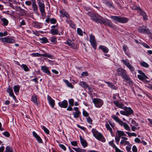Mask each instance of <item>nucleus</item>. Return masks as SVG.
<instances>
[{
	"instance_id": "obj_1",
	"label": "nucleus",
	"mask_w": 152,
	"mask_h": 152,
	"mask_svg": "<svg viewBox=\"0 0 152 152\" xmlns=\"http://www.w3.org/2000/svg\"><path fill=\"white\" fill-rule=\"evenodd\" d=\"M116 72L118 75L121 76L129 84L132 83V81L131 80L129 75H127L126 71L124 69L121 68H118L117 69Z\"/></svg>"
},
{
	"instance_id": "obj_2",
	"label": "nucleus",
	"mask_w": 152,
	"mask_h": 152,
	"mask_svg": "<svg viewBox=\"0 0 152 152\" xmlns=\"http://www.w3.org/2000/svg\"><path fill=\"white\" fill-rule=\"evenodd\" d=\"M92 132L94 136L98 140L103 142L105 141V140L102 135L99 133L96 129H92Z\"/></svg>"
},
{
	"instance_id": "obj_3",
	"label": "nucleus",
	"mask_w": 152,
	"mask_h": 152,
	"mask_svg": "<svg viewBox=\"0 0 152 152\" xmlns=\"http://www.w3.org/2000/svg\"><path fill=\"white\" fill-rule=\"evenodd\" d=\"M123 109L124 111H120V113L123 115L128 116L133 113V110L130 107H125Z\"/></svg>"
},
{
	"instance_id": "obj_4",
	"label": "nucleus",
	"mask_w": 152,
	"mask_h": 152,
	"mask_svg": "<svg viewBox=\"0 0 152 152\" xmlns=\"http://www.w3.org/2000/svg\"><path fill=\"white\" fill-rule=\"evenodd\" d=\"M91 17L93 20L97 23H100L101 24L104 19V18L101 16L94 14H92Z\"/></svg>"
},
{
	"instance_id": "obj_5",
	"label": "nucleus",
	"mask_w": 152,
	"mask_h": 152,
	"mask_svg": "<svg viewBox=\"0 0 152 152\" xmlns=\"http://www.w3.org/2000/svg\"><path fill=\"white\" fill-rule=\"evenodd\" d=\"M110 18L115 20L120 23H126L128 21V19L124 17H121L118 16H111Z\"/></svg>"
},
{
	"instance_id": "obj_6",
	"label": "nucleus",
	"mask_w": 152,
	"mask_h": 152,
	"mask_svg": "<svg viewBox=\"0 0 152 152\" xmlns=\"http://www.w3.org/2000/svg\"><path fill=\"white\" fill-rule=\"evenodd\" d=\"M92 102L94 104L95 106L97 108H100L104 104L103 101L98 98H94L92 99Z\"/></svg>"
},
{
	"instance_id": "obj_7",
	"label": "nucleus",
	"mask_w": 152,
	"mask_h": 152,
	"mask_svg": "<svg viewBox=\"0 0 152 152\" xmlns=\"http://www.w3.org/2000/svg\"><path fill=\"white\" fill-rule=\"evenodd\" d=\"M38 4L39 8V10L42 16H45V5L43 1L42 0H38Z\"/></svg>"
},
{
	"instance_id": "obj_8",
	"label": "nucleus",
	"mask_w": 152,
	"mask_h": 152,
	"mask_svg": "<svg viewBox=\"0 0 152 152\" xmlns=\"http://www.w3.org/2000/svg\"><path fill=\"white\" fill-rule=\"evenodd\" d=\"M0 40L3 43H7L9 44L15 42V40L10 37H7L4 38H0Z\"/></svg>"
},
{
	"instance_id": "obj_9",
	"label": "nucleus",
	"mask_w": 152,
	"mask_h": 152,
	"mask_svg": "<svg viewBox=\"0 0 152 152\" xmlns=\"http://www.w3.org/2000/svg\"><path fill=\"white\" fill-rule=\"evenodd\" d=\"M124 64L132 72H134L135 69L134 67L130 64L128 60L123 59L121 60Z\"/></svg>"
},
{
	"instance_id": "obj_10",
	"label": "nucleus",
	"mask_w": 152,
	"mask_h": 152,
	"mask_svg": "<svg viewBox=\"0 0 152 152\" xmlns=\"http://www.w3.org/2000/svg\"><path fill=\"white\" fill-rule=\"evenodd\" d=\"M90 42L93 48L95 49L96 48V43L94 36L91 34L90 35Z\"/></svg>"
},
{
	"instance_id": "obj_11",
	"label": "nucleus",
	"mask_w": 152,
	"mask_h": 152,
	"mask_svg": "<svg viewBox=\"0 0 152 152\" xmlns=\"http://www.w3.org/2000/svg\"><path fill=\"white\" fill-rule=\"evenodd\" d=\"M138 72L140 75H137V77L139 79L141 80H143L145 78H148V77L145 75V74L141 70H139Z\"/></svg>"
},
{
	"instance_id": "obj_12",
	"label": "nucleus",
	"mask_w": 152,
	"mask_h": 152,
	"mask_svg": "<svg viewBox=\"0 0 152 152\" xmlns=\"http://www.w3.org/2000/svg\"><path fill=\"white\" fill-rule=\"evenodd\" d=\"M101 24H103L104 25H107L109 26L111 28H112L113 27L112 23L111 22L110 20L107 19H104V18Z\"/></svg>"
},
{
	"instance_id": "obj_13",
	"label": "nucleus",
	"mask_w": 152,
	"mask_h": 152,
	"mask_svg": "<svg viewBox=\"0 0 152 152\" xmlns=\"http://www.w3.org/2000/svg\"><path fill=\"white\" fill-rule=\"evenodd\" d=\"M58 104L61 107L66 108L67 107L68 103L66 100H64L62 102H59Z\"/></svg>"
},
{
	"instance_id": "obj_14",
	"label": "nucleus",
	"mask_w": 152,
	"mask_h": 152,
	"mask_svg": "<svg viewBox=\"0 0 152 152\" xmlns=\"http://www.w3.org/2000/svg\"><path fill=\"white\" fill-rule=\"evenodd\" d=\"M138 30L140 33H145L147 34L150 33V31L148 28H144L142 27H140L138 29Z\"/></svg>"
},
{
	"instance_id": "obj_15",
	"label": "nucleus",
	"mask_w": 152,
	"mask_h": 152,
	"mask_svg": "<svg viewBox=\"0 0 152 152\" xmlns=\"http://www.w3.org/2000/svg\"><path fill=\"white\" fill-rule=\"evenodd\" d=\"M47 99L49 104L53 108L55 104V101L48 95L47 96Z\"/></svg>"
},
{
	"instance_id": "obj_16",
	"label": "nucleus",
	"mask_w": 152,
	"mask_h": 152,
	"mask_svg": "<svg viewBox=\"0 0 152 152\" xmlns=\"http://www.w3.org/2000/svg\"><path fill=\"white\" fill-rule=\"evenodd\" d=\"M139 12L140 14L143 16V20H147L148 19V17L146 13L140 8L139 9Z\"/></svg>"
},
{
	"instance_id": "obj_17",
	"label": "nucleus",
	"mask_w": 152,
	"mask_h": 152,
	"mask_svg": "<svg viewBox=\"0 0 152 152\" xmlns=\"http://www.w3.org/2000/svg\"><path fill=\"white\" fill-rule=\"evenodd\" d=\"M41 69L45 73H47L49 75H50V71L48 70V68L45 66H41Z\"/></svg>"
},
{
	"instance_id": "obj_18",
	"label": "nucleus",
	"mask_w": 152,
	"mask_h": 152,
	"mask_svg": "<svg viewBox=\"0 0 152 152\" xmlns=\"http://www.w3.org/2000/svg\"><path fill=\"white\" fill-rule=\"evenodd\" d=\"M115 105L117 107L123 109L124 108V104L123 103H119L117 101H115L113 102Z\"/></svg>"
},
{
	"instance_id": "obj_19",
	"label": "nucleus",
	"mask_w": 152,
	"mask_h": 152,
	"mask_svg": "<svg viewBox=\"0 0 152 152\" xmlns=\"http://www.w3.org/2000/svg\"><path fill=\"white\" fill-rule=\"evenodd\" d=\"M7 91L9 94L13 98L16 100V97L13 94L12 89L10 88H8L7 89Z\"/></svg>"
},
{
	"instance_id": "obj_20",
	"label": "nucleus",
	"mask_w": 152,
	"mask_h": 152,
	"mask_svg": "<svg viewBox=\"0 0 152 152\" xmlns=\"http://www.w3.org/2000/svg\"><path fill=\"white\" fill-rule=\"evenodd\" d=\"M120 125L121 126H123L124 129L128 131H130L131 129L129 125L125 122L122 121Z\"/></svg>"
},
{
	"instance_id": "obj_21",
	"label": "nucleus",
	"mask_w": 152,
	"mask_h": 152,
	"mask_svg": "<svg viewBox=\"0 0 152 152\" xmlns=\"http://www.w3.org/2000/svg\"><path fill=\"white\" fill-rule=\"evenodd\" d=\"M33 134L34 137L36 138L39 142H42V140L40 137L35 132H33Z\"/></svg>"
},
{
	"instance_id": "obj_22",
	"label": "nucleus",
	"mask_w": 152,
	"mask_h": 152,
	"mask_svg": "<svg viewBox=\"0 0 152 152\" xmlns=\"http://www.w3.org/2000/svg\"><path fill=\"white\" fill-rule=\"evenodd\" d=\"M68 45L70 46L71 48L76 49H77V47L75 46V44L70 39H68L67 41Z\"/></svg>"
},
{
	"instance_id": "obj_23",
	"label": "nucleus",
	"mask_w": 152,
	"mask_h": 152,
	"mask_svg": "<svg viewBox=\"0 0 152 152\" xmlns=\"http://www.w3.org/2000/svg\"><path fill=\"white\" fill-rule=\"evenodd\" d=\"M80 139L81 144L84 147H86L87 146V143L86 141L85 140L82 138V137L80 136Z\"/></svg>"
},
{
	"instance_id": "obj_24",
	"label": "nucleus",
	"mask_w": 152,
	"mask_h": 152,
	"mask_svg": "<svg viewBox=\"0 0 152 152\" xmlns=\"http://www.w3.org/2000/svg\"><path fill=\"white\" fill-rule=\"evenodd\" d=\"M60 12L63 17H65L67 18H69V15L66 11L61 10L60 11Z\"/></svg>"
},
{
	"instance_id": "obj_25",
	"label": "nucleus",
	"mask_w": 152,
	"mask_h": 152,
	"mask_svg": "<svg viewBox=\"0 0 152 152\" xmlns=\"http://www.w3.org/2000/svg\"><path fill=\"white\" fill-rule=\"evenodd\" d=\"M99 48L101 49L104 53H107L109 51L108 48L104 46L100 45L99 47Z\"/></svg>"
},
{
	"instance_id": "obj_26",
	"label": "nucleus",
	"mask_w": 152,
	"mask_h": 152,
	"mask_svg": "<svg viewBox=\"0 0 152 152\" xmlns=\"http://www.w3.org/2000/svg\"><path fill=\"white\" fill-rule=\"evenodd\" d=\"M112 117L113 119L116 121V122L120 124L121 122L122 121L118 117L116 116L115 115H113L112 116Z\"/></svg>"
},
{
	"instance_id": "obj_27",
	"label": "nucleus",
	"mask_w": 152,
	"mask_h": 152,
	"mask_svg": "<svg viewBox=\"0 0 152 152\" xmlns=\"http://www.w3.org/2000/svg\"><path fill=\"white\" fill-rule=\"evenodd\" d=\"M116 135L121 137L122 136H126V134L123 131L118 130L116 131Z\"/></svg>"
},
{
	"instance_id": "obj_28",
	"label": "nucleus",
	"mask_w": 152,
	"mask_h": 152,
	"mask_svg": "<svg viewBox=\"0 0 152 152\" xmlns=\"http://www.w3.org/2000/svg\"><path fill=\"white\" fill-rule=\"evenodd\" d=\"M31 100L34 103L36 104L37 105H38L37 102V96L36 95H34L32 96Z\"/></svg>"
},
{
	"instance_id": "obj_29",
	"label": "nucleus",
	"mask_w": 152,
	"mask_h": 152,
	"mask_svg": "<svg viewBox=\"0 0 152 152\" xmlns=\"http://www.w3.org/2000/svg\"><path fill=\"white\" fill-rule=\"evenodd\" d=\"M32 7L33 9V11L34 12H36L38 11V8L36 3L32 4Z\"/></svg>"
},
{
	"instance_id": "obj_30",
	"label": "nucleus",
	"mask_w": 152,
	"mask_h": 152,
	"mask_svg": "<svg viewBox=\"0 0 152 152\" xmlns=\"http://www.w3.org/2000/svg\"><path fill=\"white\" fill-rule=\"evenodd\" d=\"M79 85L83 87L84 88H86L87 87H88V85L84 81H81L80 82Z\"/></svg>"
},
{
	"instance_id": "obj_31",
	"label": "nucleus",
	"mask_w": 152,
	"mask_h": 152,
	"mask_svg": "<svg viewBox=\"0 0 152 152\" xmlns=\"http://www.w3.org/2000/svg\"><path fill=\"white\" fill-rule=\"evenodd\" d=\"M63 80L66 83V85L68 87L71 88H73V86L72 85V84L69 83L68 80L65 79H64Z\"/></svg>"
},
{
	"instance_id": "obj_32",
	"label": "nucleus",
	"mask_w": 152,
	"mask_h": 152,
	"mask_svg": "<svg viewBox=\"0 0 152 152\" xmlns=\"http://www.w3.org/2000/svg\"><path fill=\"white\" fill-rule=\"evenodd\" d=\"M106 83L108 85V86L109 87L111 88H112L113 89H117V88L115 85H113L111 83L109 82H106Z\"/></svg>"
},
{
	"instance_id": "obj_33",
	"label": "nucleus",
	"mask_w": 152,
	"mask_h": 152,
	"mask_svg": "<svg viewBox=\"0 0 152 152\" xmlns=\"http://www.w3.org/2000/svg\"><path fill=\"white\" fill-rule=\"evenodd\" d=\"M58 33V29L55 28L52 29L50 30V33L53 35L57 34Z\"/></svg>"
},
{
	"instance_id": "obj_34",
	"label": "nucleus",
	"mask_w": 152,
	"mask_h": 152,
	"mask_svg": "<svg viewBox=\"0 0 152 152\" xmlns=\"http://www.w3.org/2000/svg\"><path fill=\"white\" fill-rule=\"evenodd\" d=\"M72 148L77 152H86V150L82 149L80 148Z\"/></svg>"
},
{
	"instance_id": "obj_35",
	"label": "nucleus",
	"mask_w": 152,
	"mask_h": 152,
	"mask_svg": "<svg viewBox=\"0 0 152 152\" xmlns=\"http://www.w3.org/2000/svg\"><path fill=\"white\" fill-rule=\"evenodd\" d=\"M140 64L142 66L146 68H148L149 66V65L147 63L143 61L141 62L140 63Z\"/></svg>"
},
{
	"instance_id": "obj_36",
	"label": "nucleus",
	"mask_w": 152,
	"mask_h": 152,
	"mask_svg": "<svg viewBox=\"0 0 152 152\" xmlns=\"http://www.w3.org/2000/svg\"><path fill=\"white\" fill-rule=\"evenodd\" d=\"M39 40L41 41V42L42 43H45L48 42V41L47 38L44 37L41 38H39Z\"/></svg>"
},
{
	"instance_id": "obj_37",
	"label": "nucleus",
	"mask_w": 152,
	"mask_h": 152,
	"mask_svg": "<svg viewBox=\"0 0 152 152\" xmlns=\"http://www.w3.org/2000/svg\"><path fill=\"white\" fill-rule=\"evenodd\" d=\"M21 67L23 68L24 70L26 72H28L29 71V69L26 65L22 64L21 65Z\"/></svg>"
},
{
	"instance_id": "obj_38",
	"label": "nucleus",
	"mask_w": 152,
	"mask_h": 152,
	"mask_svg": "<svg viewBox=\"0 0 152 152\" xmlns=\"http://www.w3.org/2000/svg\"><path fill=\"white\" fill-rule=\"evenodd\" d=\"M14 89L15 93H18L19 91L20 87L19 86H15L14 87Z\"/></svg>"
},
{
	"instance_id": "obj_39",
	"label": "nucleus",
	"mask_w": 152,
	"mask_h": 152,
	"mask_svg": "<svg viewBox=\"0 0 152 152\" xmlns=\"http://www.w3.org/2000/svg\"><path fill=\"white\" fill-rule=\"evenodd\" d=\"M121 145H129V142L126 140H121L120 142Z\"/></svg>"
},
{
	"instance_id": "obj_40",
	"label": "nucleus",
	"mask_w": 152,
	"mask_h": 152,
	"mask_svg": "<svg viewBox=\"0 0 152 152\" xmlns=\"http://www.w3.org/2000/svg\"><path fill=\"white\" fill-rule=\"evenodd\" d=\"M105 4L109 7L112 8H114V7L112 3L110 2H106L105 3Z\"/></svg>"
},
{
	"instance_id": "obj_41",
	"label": "nucleus",
	"mask_w": 152,
	"mask_h": 152,
	"mask_svg": "<svg viewBox=\"0 0 152 152\" xmlns=\"http://www.w3.org/2000/svg\"><path fill=\"white\" fill-rule=\"evenodd\" d=\"M39 24V23L37 22H34L32 23V25L34 27L38 28H41Z\"/></svg>"
},
{
	"instance_id": "obj_42",
	"label": "nucleus",
	"mask_w": 152,
	"mask_h": 152,
	"mask_svg": "<svg viewBox=\"0 0 152 152\" xmlns=\"http://www.w3.org/2000/svg\"><path fill=\"white\" fill-rule=\"evenodd\" d=\"M42 56L45 57H47L50 58H51L53 57V56L52 55L50 54L47 53L42 54Z\"/></svg>"
},
{
	"instance_id": "obj_43",
	"label": "nucleus",
	"mask_w": 152,
	"mask_h": 152,
	"mask_svg": "<svg viewBox=\"0 0 152 152\" xmlns=\"http://www.w3.org/2000/svg\"><path fill=\"white\" fill-rule=\"evenodd\" d=\"M1 21L3 22V24L5 26H7L8 24V21L5 18L1 19Z\"/></svg>"
},
{
	"instance_id": "obj_44",
	"label": "nucleus",
	"mask_w": 152,
	"mask_h": 152,
	"mask_svg": "<svg viewBox=\"0 0 152 152\" xmlns=\"http://www.w3.org/2000/svg\"><path fill=\"white\" fill-rule=\"evenodd\" d=\"M126 133L129 137H131L132 136L136 137L137 136L136 134L134 133H130L129 132H126Z\"/></svg>"
},
{
	"instance_id": "obj_45",
	"label": "nucleus",
	"mask_w": 152,
	"mask_h": 152,
	"mask_svg": "<svg viewBox=\"0 0 152 152\" xmlns=\"http://www.w3.org/2000/svg\"><path fill=\"white\" fill-rule=\"evenodd\" d=\"M80 113V112H74L73 113L74 117L76 118H78L79 116Z\"/></svg>"
},
{
	"instance_id": "obj_46",
	"label": "nucleus",
	"mask_w": 152,
	"mask_h": 152,
	"mask_svg": "<svg viewBox=\"0 0 152 152\" xmlns=\"http://www.w3.org/2000/svg\"><path fill=\"white\" fill-rule=\"evenodd\" d=\"M50 41L52 43H56L57 42V40L56 37H52L50 39Z\"/></svg>"
},
{
	"instance_id": "obj_47",
	"label": "nucleus",
	"mask_w": 152,
	"mask_h": 152,
	"mask_svg": "<svg viewBox=\"0 0 152 152\" xmlns=\"http://www.w3.org/2000/svg\"><path fill=\"white\" fill-rule=\"evenodd\" d=\"M77 34L80 35L82 36L83 35L82 31L80 28H78L77 29Z\"/></svg>"
},
{
	"instance_id": "obj_48",
	"label": "nucleus",
	"mask_w": 152,
	"mask_h": 152,
	"mask_svg": "<svg viewBox=\"0 0 152 152\" xmlns=\"http://www.w3.org/2000/svg\"><path fill=\"white\" fill-rule=\"evenodd\" d=\"M106 127L107 130H109L110 132L112 133V128L110 127L109 125L108 124H106Z\"/></svg>"
},
{
	"instance_id": "obj_49",
	"label": "nucleus",
	"mask_w": 152,
	"mask_h": 152,
	"mask_svg": "<svg viewBox=\"0 0 152 152\" xmlns=\"http://www.w3.org/2000/svg\"><path fill=\"white\" fill-rule=\"evenodd\" d=\"M131 129L133 131H135L136 130H137H137H138L140 129V127H138L137 128L135 126H133L131 125Z\"/></svg>"
},
{
	"instance_id": "obj_50",
	"label": "nucleus",
	"mask_w": 152,
	"mask_h": 152,
	"mask_svg": "<svg viewBox=\"0 0 152 152\" xmlns=\"http://www.w3.org/2000/svg\"><path fill=\"white\" fill-rule=\"evenodd\" d=\"M6 152H13L12 150L9 146H7L6 148Z\"/></svg>"
},
{
	"instance_id": "obj_51",
	"label": "nucleus",
	"mask_w": 152,
	"mask_h": 152,
	"mask_svg": "<svg viewBox=\"0 0 152 152\" xmlns=\"http://www.w3.org/2000/svg\"><path fill=\"white\" fill-rule=\"evenodd\" d=\"M7 35V32L6 31H5L4 33L0 32V37H2L3 36H6Z\"/></svg>"
},
{
	"instance_id": "obj_52",
	"label": "nucleus",
	"mask_w": 152,
	"mask_h": 152,
	"mask_svg": "<svg viewBox=\"0 0 152 152\" xmlns=\"http://www.w3.org/2000/svg\"><path fill=\"white\" fill-rule=\"evenodd\" d=\"M44 130L45 132L47 134H49V130L44 126H42V128Z\"/></svg>"
},
{
	"instance_id": "obj_53",
	"label": "nucleus",
	"mask_w": 152,
	"mask_h": 152,
	"mask_svg": "<svg viewBox=\"0 0 152 152\" xmlns=\"http://www.w3.org/2000/svg\"><path fill=\"white\" fill-rule=\"evenodd\" d=\"M66 21L68 23L70 24V25L71 27H74L75 25L72 23V21L67 20Z\"/></svg>"
},
{
	"instance_id": "obj_54",
	"label": "nucleus",
	"mask_w": 152,
	"mask_h": 152,
	"mask_svg": "<svg viewBox=\"0 0 152 152\" xmlns=\"http://www.w3.org/2000/svg\"><path fill=\"white\" fill-rule=\"evenodd\" d=\"M74 100L73 99H69V105L73 106L74 105Z\"/></svg>"
},
{
	"instance_id": "obj_55",
	"label": "nucleus",
	"mask_w": 152,
	"mask_h": 152,
	"mask_svg": "<svg viewBox=\"0 0 152 152\" xmlns=\"http://www.w3.org/2000/svg\"><path fill=\"white\" fill-rule=\"evenodd\" d=\"M113 140H112V141L109 142V144L111 145L113 147L115 148L116 146L113 143Z\"/></svg>"
},
{
	"instance_id": "obj_56",
	"label": "nucleus",
	"mask_w": 152,
	"mask_h": 152,
	"mask_svg": "<svg viewBox=\"0 0 152 152\" xmlns=\"http://www.w3.org/2000/svg\"><path fill=\"white\" fill-rule=\"evenodd\" d=\"M3 134L5 136L9 137L10 136V133L7 132L6 131L5 132L3 133Z\"/></svg>"
},
{
	"instance_id": "obj_57",
	"label": "nucleus",
	"mask_w": 152,
	"mask_h": 152,
	"mask_svg": "<svg viewBox=\"0 0 152 152\" xmlns=\"http://www.w3.org/2000/svg\"><path fill=\"white\" fill-rule=\"evenodd\" d=\"M32 55L34 56L40 57L42 56V54H39L38 53H33Z\"/></svg>"
},
{
	"instance_id": "obj_58",
	"label": "nucleus",
	"mask_w": 152,
	"mask_h": 152,
	"mask_svg": "<svg viewBox=\"0 0 152 152\" xmlns=\"http://www.w3.org/2000/svg\"><path fill=\"white\" fill-rule=\"evenodd\" d=\"M87 122L89 123L90 124H92V120L91 118L90 117H88L87 118Z\"/></svg>"
},
{
	"instance_id": "obj_59",
	"label": "nucleus",
	"mask_w": 152,
	"mask_h": 152,
	"mask_svg": "<svg viewBox=\"0 0 152 152\" xmlns=\"http://www.w3.org/2000/svg\"><path fill=\"white\" fill-rule=\"evenodd\" d=\"M120 138L121 137H118V136H117V135L115 137V141H116V142L117 144H118V143L119 141Z\"/></svg>"
},
{
	"instance_id": "obj_60",
	"label": "nucleus",
	"mask_w": 152,
	"mask_h": 152,
	"mask_svg": "<svg viewBox=\"0 0 152 152\" xmlns=\"http://www.w3.org/2000/svg\"><path fill=\"white\" fill-rule=\"evenodd\" d=\"M50 23L52 24H55L56 22V20L54 18H52L50 20Z\"/></svg>"
},
{
	"instance_id": "obj_61",
	"label": "nucleus",
	"mask_w": 152,
	"mask_h": 152,
	"mask_svg": "<svg viewBox=\"0 0 152 152\" xmlns=\"http://www.w3.org/2000/svg\"><path fill=\"white\" fill-rule=\"evenodd\" d=\"M25 4L26 5L29 6H30L31 4V2L30 1H26L25 2Z\"/></svg>"
},
{
	"instance_id": "obj_62",
	"label": "nucleus",
	"mask_w": 152,
	"mask_h": 152,
	"mask_svg": "<svg viewBox=\"0 0 152 152\" xmlns=\"http://www.w3.org/2000/svg\"><path fill=\"white\" fill-rule=\"evenodd\" d=\"M132 150L133 152H137V149L136 146L134 145L132 148Z\"/></svg>"
},
{
	"instance_id": "obj_63",
	"label": "nucleus",
	"mask_w": 152,
	"mask_h": 152,
	"mask_svg": "<svg viewBox=\"0 0 152 152\" xmlns=\"http://www.w3.org/2000/svg\"><path fill=\"white\" fill-rule=\"evenodd\" d=\"M59 146L60 147L63 149L64 151H65L66 150V148L65 146L62 144H59Z\"/></svg>"
},
{
	"instance_id": "obj_64",
	"label": "nucleus",
	"mask_w": 152,
	"mask_h": 152,
	"mask_svg": "<svg viewBox=\"0 0 152 152\" xmlns=\"http://www.w3.org/2000/svg\"><path fill=\"white\" fill-rule=\"evenodd\" d=\"M83 115L86 117L87 116L89 115L88 113L86 111H83Z\"/></svg>"
}]
</instances>
